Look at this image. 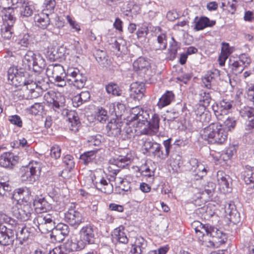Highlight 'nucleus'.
I'll use <instances>...</instances> for the list:
<instances>
[{"mask_svg":"<svg viewBox=\"0 0 254 254\" xmlns=\"http://www.w3.org/2000/svg\"><path fill=\"white\" fill-rule=\"evenodd\" d=\"M198 224L195 228L198 240L207 247L217 246L224 242L225 235L221 230L208 224Z\"/></svg>","mask_w":254,"mask_h":254,"instance_id":"obj_1","label":"nucleus"},{"mask_svg":"<svg viewBox=\"0 0 254 254\" xmlns=\"http://www.w3.org/2000/svg\"><path fill=\"white\" fill-rule=\"evenodd\" d=\"M97 228L92 224L89 223L83 226L79 231L80 240L67 241L64 244L65 249L70 251L81 250L87 244H94L96 239Z\"/></svg>","mask_w":254,"mask_h":254,"instance_id":"obj_2","label":"nucleus"},{"mask_svg":"<svg viewBox=\"0 0 254 254\" xmlns=\"http://www.w3.org/2000/svg\"><path fill=\"white\" fill-rule=\"evenodd\" d=\"M202 138L209 143L222 144L227 140V133L219 123H213L204 127L200 132Z\"/></svg>","mask_w":254,"mask_h":254,"instance_id":"obj_3","label":"nucleus"},{"mask_svg":"<svg viewBox=\"0 0 254 254\" xmlns=\"http://www.w3.org/2000/svg\"><path fill=\"white\" fill-rule=\"evenodd\" d=\"M23 63L27 64L29 68H32L36 72H40L45 66V61L41 54L34 53L32 51H28L25 55Z\"/></svg>","mask_w":254,"mask_h":254,"instance_id":"obj_4","label":"nucleus"},{"mask_svg":"<svg viewBox=\"0 0 254 254\" xmlns=\"http://www.w3.org/2000/svg\"><path fill=\"white\" fill-rule=\"evenodd\" d=\"M3 14L2 15V19L4 21H8L7 24H4L1 28V34L2 37L6 39H9L12 36L13 30L12 26L15 21V17L14 16V10L10 6L3 7Z\"/></svg>","mask_w":254,"mask_h":254,"instance_id":"obj_5","label":"nucleus"},{"mask_svg":"<svg viewBox=\"0 0 254 254\" xmlns=\"http://www.w3.org/2000/svg\"><path fill=\"white\" fill-rule=\"evenodd\" d=\"M94 176V187L96 189L106 194H110L113 192V186L103 171L101 170L95 171V176Z\"/></svg>","mask_w":254,"mask_h":254,"instance_id":"obj_6","label":"nucleus"},{"mask_svg":"<svg viewBox=\"0 0 254 254\" xmlns=\"http://www.w3.org/2000/svg\"><path fill=\"white\" fill-rule=\"evenodd\" d=\"M38 227L42 233L51 231L55 227V217L50 213H43L38 215L36 218Z\"/></svg>","mask_w":254,"mask_h":254,"instance_id":"obj_7","label":"nucleus"},{"mask_svg":"<svg viewBox=\"0 0 254 254\" xmlns=\"http://www.w3.org/2000/svg\"><path fill=\"white\" fill-rule=\"evenodd\" d=\"M66 80L78 89L83 88L87 80L86 77L77 68L69 67L66 72Z\"/></svg>","mask_w":254,"mask_h":254,"instance_id":"obj_8","label":"nucleus"},{"mask_svg":"<svg viewBox=\"0 0 254 254\" xmlns=\"http://www.w3.org/2000/svg\"><path fill=\"white\" fill-rule=\"evenodd\" d=\"M41 164L38 162H31L24 170L21 175L22 181L32 184L39 178L41 173Z\"/></svg>","mask_w":254,"mask_h":254,"instance_id":"obj_9","label":"nucleus"},{"mask_svg":"<svg viewBox=\"0 0 254 254\" xmlns=\"http://www.w3.org/2000/svg\"><path fill=\"white\" fill-rule=\"evenodd\" d=\"M27 73L22 71H18V69L14 67H10L7 71V79L9 84H13L15 86H23L25 85L27 80L26 76Z\"/></svg>","mask_w":254,"mask_h":254,"instance_id":"obj_10","label":"nucleus"},{"mask_svg":"<svg viewBox=\"0 0 254 254\" xmlns=\"http://www.w3.org/2000/svg\"><path fill=\"white\" fill-rule=\"evenodd\" d=\"M44 99L50 105L55 111L64 109L65 106V99L60 93H56L54 91L47 92L44 96Z\"/></svg>","mask_w":254,"mask_h":254,"instance_id":"obj_11","label":"nucleus"},{"mask_svg":"<svg viewBox=\"0 0 254 254\" xmlns=\"http://www.w3.org/2000/svg\"><path fill=\"white\" fill-rule=\"evenodd\" d=\"M124 227L120 226L119 228L115 229L114 231V234L113 235V239L119 243L116 246L114 254H126V248H124L120 250V244L121 243L127 244L128 241V239L124 232Z\"/></svg>","mask_w":254,"mask_h":254,"instance_id":"obj_12","label":"nucleus"},{"mask_svg":"<svg viewBox=\"0 0 254 254\" xmlns=\"http://www.w3.org/2000/svg\"><path fill=\"white\" fill-rule=\"evenodd\" d=\"M14 231L4 224H0V245H12L14 241Z\"/></svg>","mask_w":254,"mask_h":254,"instance_id":"obj_13","label":"nucleus"},{"mask_svg":"<svg viewBox=\"0 0 254 254\" xmlns=\"http://www.w3.org/2000/svg\"><path fill=\"white\" fill-rule=\"evenodd\" d=\"M64 220L75 228L78 227L84 222L82 215L79 211L74 209H69L64 213Z\"/></svg>","mask_w":254,"mask_h":254,"instance_id":"obj_14","label":"nucleus"},{"mask_svg":"<svg viewBox=\"0 0 254 254\" xmlns=\"http://www.w3.org/2000/svg\"><path fill=\"white\" fill-rule=\"evenodd\" d=\"M217 181L220 190L223 193L231 191V183L230 177L223 171H219L217 174Z\"/></svg>","mask_w":254,"mask_h":254,"instance_id":"obj_15","label":"nucleus"},{"mask_svg":"<svg viewBox=\"0 0 254 254\" xmlns=\"http://www.w3.org/2000/svg\"><path fill=\"white\" fill-rule=\"evenodd\" d=\"M18 157L12 152H3L0 156V165L3 167L12 169L18 162Z\"/></svg>","mask_w":254,"mask_h":254,"instance_id":"obj_16","label":"nucleus"},{"mask_svg":"<svg viewBox=\"0 0 254 254\" xmlns=\"http://www.w3.org/2000/svg\"><path fill=\"white\" fill-rule=\"evenodd\" d=\"M46 74L54 80L64 76L66 75V73L63 66L59 64H52L49 65L46 69Z\"/></svg>","mask_w":254,"mask_h":254,"instance_id":"obj_17","label":"nucleus"},{"mask_svg":"<svg viewBox=\"0 0 254 254\" xmlns=\"http://www.w3.org/2000/svg\"><path fill=\"white\" fill-rule=\"evenodd\" d=\"M63 114L66 115L69 122L68 126L70 130L76 132L78 130L80 125L79 118L77 113L72 111H68L63 109Z\"/></svg>","mask_w":254,"mask_h":254,"instance_id":"obj_18","label":"nucleus"},{"mask_svg":"<svg viewBox=\"0 0 254 254\" xmlns=\"http://www.w3.org/2000/svg\"><path fill=\"white\" fill-rule=\"evenodd\" d=\"M160 118L159 115L154 114L150 121H148L147 127H144L140 130L141 133L144 134H151L152 132H156L159 127Z\"/></svg>","mask_w":254,"mask_h":254,"instance_id":"obj_19","label":"nucleus"},{"mask_svg":"<svg viewBox=\"0 0 254 254\" xmlns=\"http://www.w3.org/2000/svg\"><path fill=\"white\" fill-rule=\"evenodd\" d=\"M149 111H141V114L135 118L132 122H129V125L134 126L135 127H138L142 129V127L144 126L146 127L148 123V119L149 118Z\"/></svg>","mask_w":254,"mask_h":254,"instance_id":"obj_20","label":"nucleus"},{"mask_svg":"<svg viewBox=\"0 0 254 254\" xmlns=\"http://www.w3.org/2000/svg\"><path fill=\"white\" fill-rule=\"evenodd\" d=\"M219 70L216 69L208 71L202 78V82L205 87L210 89L212 86H215L216 79L219 77Z\"/></svg>","mask_w":254,"mask_h":254,"instance_id":"obj_21","label":"nucleus"},{"mask_svg":"<svg viewBox=\"0 0 254 254\" xmlns=\"http://www.w3.org/2000/svg\"><path fill=\"white\" fill-rule=\"evenodd\" d=\"M34 37L28 33L21 34L17 40L16 43L19 46V48L24 50L32 47L34 44Z\"/></svg>","mask_w":254,"mask_h":254,"instance_id":"obj_22","label":"nucleus"},{"mask_svg":"<svg viewBox=\"0 0 254 254\" xmlns=\"http://www.w3.org/2000/svg\"><path fill=\"white\" fill-rule=\"evenodd\" d=\"M147 247L146 241L142 238L137 239L132 245L129 254H143Z\"/></svg>","mask_w":254,"mask_h":254,"instance_id":"obj_23","label":"nucleus"},{"mask_svg":"<svg viewBox=\"0 0 254 254\" xmlns=\"http://www.w3.org/2000/svg\"><path fill=\"white\" fill-rule=\"evenodd\" d=\"M130 92L134 96V98L139 100L141 99L145 91V85L142 82H135L130 85Z\"/></svg>","mask_w":254,"mask_h":254,"instance_id":"obj_24","label":"nucleus"},{"mask_svg":"<svg viewBox=\"0 0 254 254\" xmlns=\"http://www.w3.org/2000/svg\"><path fill=\"white\" fill-rule=\"evenodd\" d=\"M194 22L195 23V29L196 31L202 30L207 27H212L216 24L215 21H210L206 17H201L199 18L196 17Z\"/></svg>","mask_w":254,"mask_h":254,"instance_id":"obj_25","label":"nucleus"},{"mask_svg":"<svg viewBox=\"0 0 254 254\" xmlns=\"http://www.w3.org/2000/svg\"><path fill=\"white\" fill-rule=\"evenodd\" d=\"M149 67V63L143 57H139L133 63V67L135 71L140 73H145Z\"/></svg>","mask_w":254,"mask_h":254,"instance_id":"obj_26","label":"nucleus"},{"mask_svg":"<svg viewBox=\"0 0 254 254\" xmlns=\"http://www.w3.org/2000/svg\"><path fill=\"white\" fill-rule=\"evenodd\" d=\"M32 211V209L30 204H26L21 206L17 209V218L22 221H26L30 218Z\"/></svg>","mask_w":254,"mask_h":254,"instance_id":"obj_27","label":"nucleus"},{"mask_svg":"<svg viewBox=\"0 0 254 254\" xmlns=\"http://www.w3.org/2000/svg\"><path fill=\"white\" fill-rule=\"evenodd\" d=\"M122 123L114 122L109 123L107 126V134L110 136L116 137L121 135Z\"/></svg>","mask_w":254,"mask_h":254,"instance_id":"obj_28","label":"nucleus"},{"mask_svg":"<svg viewBox=\"0 0 254 254\" xmlns=\"http://www.w3.org/2000/svg\"><path fill=\"white\" fill-rule=\"evenodd\" d=\"M33 205L36 212L40 214L46 213L45 212L50 208L49 203L44 198L35 199L33 201Z\"/></svg>","mask_w":254,"mask_h":254,"instance_id":"obj_29","label":"nucleus"},{"mask_svg":"<svg viewBox=\"0 0 254 254\" xmlns=\"http://www.w3.org/2000/svg\"><path fill=\"white\" fill-rule=\"evenodd\" d=\"M48 14L41 12L34 16L36 25L42 29H45L50 24V18Z\"/></svg>","mask_w":254,"mask_h":254,"instance_id":"obj_30","label":"nucleus"},{"mask_svg":"<svg viewBox=\"0 0 254 254\" xmlns=\"http://www.w3.org/2000/svg\"><path fill=\"white\" fill-rule=\"evenodd\" d=\"M243 179L247 185L253 184L252 188L254 189V167L247 166L242 172Z\"/></svg>","mask_w":254,"mask_h":254,"instance_id":"obj_31","label":"nucleus"},{"mask_svg":"<svg viewBox=\"0 0 254 254\" xmlns=\"http://www.w3.org/2000/svg\"><path fill=\"white\" fill-rule=\"evenodd\" d=\"M175 96L172 91H167L159 99L157 106L159 109H161L169 105L174 100Z\"/></svg>","mask_w":254,"mask_h":254,"instance_id":"obj_32","label":"nucleus"},{"mask_svg":"<svg viewBox=\"0 0 254 254\" xmlns=\"http://www.w3.org/2000/svg\"><path fill=\"white\" fill-rule=\"evenodd\" d=\"M166 35L162 33L157 36V41L153 45L152 49L155 51L163 50L167 47Z\"/></svg>","mask_w":254,"mask_h":254,"instance_id":"obj_33","label":"nucleus"},{"mask_svg":"<svg viewBox=\"0 0 254 254\" xmlns=\"http://www.w3.org/2000/svg\"><path fill=\"white\" fill-rule=\"evenodd\" d=\"M97 151L98 150H93L84 152L80 156V162L85 165L88 164L96 158Z\"/></svg>","mask_w":254,"mask_h":254,"instance_id":"obj_34","label":"nucleus"},{"mask_svg":"<svg viewBox=\"0 0 254 254\" xmlns=\"http://www.w3.org/2000/svg\"><path fill=\"white\" fill-rule=\"evenodd\" d=\"M211 100V96L209 93L201 91L199 94V101L200 103L201 110H204L205 107L208 106Z\"/></svg>","mask_w":254,"mask_h":254,"instance_id":"obj_35","label":"nucleus"},{"mask_svg":"<svg viewBox=\"0 0 254 254\" xmlns=\"http://www.w3.org/2000/svg\"><path fill=\"white\" fill-rule=\"evenodd\" d=\"M115 182L116 187L120 188L122 190L127 191L130 190V183L127 179L115 177Z\"/></svg>","mask_w":254,"mask_h":254,"instance_id":"obj_36","label":"nucleus"},{"mask_svg":"<svg viewBox=\"0 0 254 254\" xmlns=\"http://www.w3.org/2000/svg\"><path fill=\"white\" fill-rule=\"evenodd\" d=\"M94 56L97 62L103 66H106L109 64L106 53L105 51L97 50Z\"/></svg>","mask_w":254,"mask_h":254,"instance_id":"obj_37","label":"nucleus"},{"mask_svg":"<svg viewBox=\"0 0 254 254\" xmlns=\"http://www.w3.org/2000/svg\"><path fill=\"white\" fill-rule=\"evenodd\" d=\"M225 212L229 214L230 216L229 219L231 222L233 223H236L238 222L239 219V216H238V217H236L237 215L239 214H237V212L235 208V205L234 204L229 203L228 204V207H225Z\"/></svg>","mask_w":254,"mask_h":254,"instance_id":"obj_38","label":"nucleus"},{"mask_svg":"<svg viewBox=\"0 0 254 254\" xmlns=\"http://www.w3.org/2000/svg\"><path fill=\"white\" fill-rule=\"evenodd\" d=\"M44 87H42V86L40 85L34 89V90L31 91L30 93L24 94L22 99H31L36 98L42 95Z\"/></svg>","mask_w":254,"mask_h":254,"instance_id":"obj_39","label":"nucleus"},{"mask_svg":"<svg viewBox=\"0 0 254 254\" xmlns=\"http://www.w3.org/2000/svg\"><path fill=\"white\" fill-rule=\"evenodd\" d=\"M56 3L55 0H45L42 12L48 15L53 13Z\"/></svg>","mask_w":254,"mask_h":254,"instance_id":"obj_40","label":"nucleus"},{"mask_svg":"<svg viewBox=\"0 0 254 254\" xmlns=\"http://www.w3.org/2000/svg\"><path fill=\"white\" fill-rule=\"evenodd\" d=\"M28 193V188L27 187L16 189L13 192L12 198L19 202L20 200L22 201L23 193Z\"/></svg>","mask_w":254,"mask_h":254,"instance_id":"obj_41","label":"nucleus"},{"mask_svg":"<svg viewBox=\"0 0 254 254\" xmlns=\"http://www.w3.org/2000/svg\"><path fill=\"white\" fill-rule=\"evenodd\" d=\"M130 125H129V122L125 127L124 130L122 131L121 135V137L123 139L126 140L130 139L134 135V131L135 129L134 128H131L130 127Z\"/></svg>","mask_w":254,"mask_h":254,"instance_id":"obj_42","label":"nucleus"},{"mask_svg":"<svg viewBox=\"0 0 254 254\" xmlns=\"http://www.w3.org/2000/svg\"><path fill=\"white\" fill-rule=\"evenodd\" d=\"M132 159V155L130 153H128V152H125V153L119 155L117 158V163L118 164L121 163H124L123 165H121L120 167H124L125 165H128V163L130 162Z\"/></svg>","mask_w":254,"mask_h":254,"instance_id":"obj_43","label":"nucleus"},{"mask_svg":"<svg viewBox=\"0 0 254 254\" xmlns=\"http://www.w3.org/2000/svg\"><path fill=\"white\" fill-rule=\"evenodd\" d=\"M241 117L245 120L250 119L254 117V108L250 107H245L240 111Z\"/></svg>","mask_w":254,"mask_h":254,"instance_id":"obj_44","label":"nucleus"},{"mask_svg":"<svg viewBox=\"0 0 254 254\" xmlns=\"http://www.w3.org/2000/svg\"><path fill=\"white\" fill-rule=\"evenodd\" d=\"M33 12V7L28 3H23L20 7V13L23 17H29Z\"/></svg>","mask_w":254,"mask_h":254,"instance_id":"obj_45","label":"nucleus"},{"mask_svg":"<svg viewBox=\"0 0 254 254\" xmlns=\"http://www.w3.org/2000/svg\"><path fill=\"white\" fill-rule=\"evenodd\" d=\"M96 118L100 123H105L108 119L107 111L102 107L99 108L96 112Z\"/></svg>","mask_w":254,"mask_h":254,"instance_id":"obj_46","label":"nucleus"},{"mask_svg":"<svg viewBox=\"0 0 254 254\" xmlns=\"http://www.w3.org/2000/svg\"><path fill=\"white\" fill-rule=\"evenodd\" d=\"M107 92L113 95L120 96L121 94L122 91L117 84L115 83H110L106 86Z\"/></svg>","mask_w":254,"mask_h":254,"instance_id":"obj_47","label":"nucleus"},{"mask_svg":"<svg viewBox=\"0 0 254 254\" xmlns=\"http://www.w3.org/2000/svg\"><path fill=\"white\" fill-rule=\"evenodd\" d=\"M172 40L173 41L171 44L170 47L169 49V58L171 60H173L176 58L177 54L178 49L179 48L178 43L174 40L173 37L172 38Z\"/></svg>","mask_w":254,"mask_h":254,"instance_id":"obj_48","label":"nucleus"},{"mask_svg":"<svg viewBox=\"0 0 254 254\" xmlns=\"http://www.w3.org/2000/svg\"><path fill=\"white\" fill-rule=\"evenodd\" d=\"M25 85H24L22 87V90L25 91L24 94L30 93L31 91L38 87V84L36 82H34L31 79H27Z\"/></svg>","mask_w":254,"mask_h":254,"instance_id":"obj_49","label":"nucleus"},{"mask_svg":"<svg viewBox=\"0 0 254 254\" xmlns=\"http://www.w3.org/2000/svg\"><path fill=\"white\" fill-rule=\"evenodd\" d=\"M209 185L211 187L208 186L205 187L204 190L201 192V194L203 196V197H205L206 200H209L211 198L214 191L213 184L210 183Z\"/></svg>","mask_w":254,"mask_h":254,"instance_id":"obj_50","label":"nucleus"},{"mask_svg":"<svg viewBox=\"0 0 254 254\" xmlns=\"http://www.w3.org/2000/svg\"><path fill=\"white\" fill-rule=\"evenodd\" d=\"M119 164H110L107 168L108 171L110 173V175L111 178H113L115 180V178L117 177V175L121 171V170L119 168Z\"/></svg>","mask_w":254,"mask_h":254,"instance_id":"obj_51","label":"nucleus"},{"mask_svg":"<svg viewBox=\"0 0 254 254\" xmlns=\"http://www.w3.org/2000/svg\"><path fill=\"white\" fill-rule=\"evenodd\" d=\"M50 232H51L50 237L52 241L60 242L64 238V236H63V234L60 233L61 232L57 230L56 227Z\"/></svg>","mask_w":254,"mask_h":254,"instance_id":"obj_52","label":"nucleus"},{"mask_svg":"<svg viewBox=\"0 0 254 254\" xmlns=\"http://www.w3.org/2000/svg\"><path fill=\"white\" fill-rule=\"evenodd\" d=\"M95 176V172H89L88 175L84 178V185H86L88 188L94 187V176Z\"/></svg>","mask_w":254,"mask_h":254,"instance_id":"obj_53","label":"nucleus"},{"mask_svg":"<svg viewBox=\"0 0 254 254\" xmlns=\"http://www.w3.org/2000/svg\"><path fill=\"white\" fill-rule=\"evenodd\" d=\"M230 65L232 70L236 73H241L245 68V65H243L239 61H234L230 63Z\"/></svg>","mask_w":254,"mask_h":254,"instance_id":"obj_54","label":"nucleus"},{"mask_svg":"<svg viewBox=\"0 0 254 254\" xmlns=\"http://www.w3.org/2000/svg\"><path fill=\"white\" fill-rule=\"evenodd\" d=\"M44 110V106L42 103H35L30 107V112L32 114L36 115L42 113Z\"/></svg>","mask_w":254,"mask_h":254,"instance_id":"obj_55","label":"nucleus"},{"mask_svg":"<svg viewBox=\"0 0 254 254\" xmlns=\"http://www.w3.org/2000/svg\"><path fill=\"white\" fill-rule=\"evenodd\" d=\"M102 137L99 134L89 137L88 141L90 146H99L101 144Z\"/></svg>","mask_w":254,"mask_h":254,"instance_id":"obj_56","label":"nucleus"},{"mask_svg":"<svg viewBox=\"0 0 254 254\" xmlns=\"http://www.w3.org/2000/svg\"><path fill=\"white\" fill-rule=\"evenodd\" d=\"M142 140V147L143 149H144L146 152H150L156 142L152 141L150 138H143Z\"/></svg>","mask_w":254,"mask_h":254,"instance_id":"obj_57","label":"nucleus"},{"mask_svg":"<svg viewBox=\"0 0 254 254\" xmlns=\"http://www.w3.org/2000/svg\"><path fill=\"white\" fill-rule=\"evenodd\" d=\"M8 121L11 124L15 125L19 127H22V120L20 116L17 115L9 116L8 117Z\"/></svg>","mask_w":254,"mask_h":254,"instance_id":"obj_58","label":"nucleus"},{"mask_svg":"<svg viewBox=\"0 0 254 254\" xmlns=\"http://www.w3.org/2000/svg\"><path fill=\"white\" fill-rule=\"evenodd\" d=\"M232 101L227 100L226 99H223L219 102L220 108H221L223 113L225 114V112L231 109L233 107Z\"/></svg>","mask_w":254,"mask_h":254,"instance_id":"obj_59","label":"nucleus"},{"mask_svg":"<svg viewBox=\"0 0 254 254\" xmlns=\"http://www.w3.org/2000/svg\"><path fill=\"white\" fill-rule=\"evenodd\" d=\"M224 126L231 131L233 129L236 125V121L233 117H228L224 122Z\"/></svg>","mask_w":254,"mask_h":254,"instance_id":"obj_60","label":"nucleus"},{"mask_svg":"<svg viewBox=\"0 0 254 254\" xmlns=\"http://www.w3.org/2000/svg\"><path fill=\"white\" fill-rule=\"evenodd\" d=\"M212 109L218 120H222V116L223 113L221 108H220L219 103H215L212 106Z\"/></svg>","mask_w":254,"mask_h":254,"instance_id":"obj_61","label":"nucleus"},{"mask_svg":"<svg viewBox=\"0 0 254 254\" xmlns=\"http://www.w3.org/2000/svg\"><path fill=\"white\" fill-rule=\"evenodd\" d=\"M56 227L63 234V236H67L69 233V227L66 224L60 223L56 225Z\"/></svg>","mask_w":254,"mask_h":254,"instance_id":"obj_62","label":"nucleus"},{"mask_svg":"<svg viewBox=\"0 0 254 254\" xmlns=\"http://www.w3.org/2000/svg\"><path fill=\"white\" fill-rule=\"evenodd\" d=\"M144 110L140 108L139 107H135L131 109V113L130 116L129 117L128 121L129 122H132L133 120L136 118L139 114H141V111Z\"/></svg>","mask_w":254,"mask_h":254,"instance_id":"obj_63","label":"nucleus"},{"mask_svg":"<svg viewBox=\"0 0 254 254\" xmlns=\"http://www.w3.org/2000/svg\"><path fill=\"white\" fill-rule=\"evenodd\" d=\"M148 33V28L146 26H143L138 29L136 32L137 39H139L145 38Z\"/></svg>","mask_w":254,"mask_h":254,"instance_id":"obj_64","label":"nucleus"}]
</instances>
